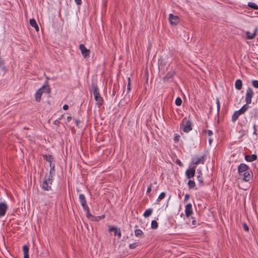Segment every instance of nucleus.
Listing matches in <instances>:
<instances>
[{
    "mask_svg": "<svg viewBox=\"0 0 258 258\" xmlns=\"http://www.w3.org/2000/svg\"><path fill=\"white\" fill-rule=\"evenodd\" d=\"M8 209L7 204L3 202L0 203V217L5 215Z\"/></svg>",
    "mask_w": 258,
    "mask_h": 258,
    "instance_id": "10",
    "label": "nucleus"
},
{
    "mask_svg": "<svg viewBox=\"0 0 258 258\" xmlns=\"http://www.w3.org/2000/svg\"><path fill=\"white\" fill-rule=\"evenodd\" d=\"M139 245V243L137 242H134L129 245V248L130 249H135Z\"/></svg>",
    "mask_w": 258,
    "mask_h": 258,
    "instance_id": "37",
    "label": "nucleus"
},
{
    "mask_svg": "<svg viewBox=\"0 0 258 258\" xmlns=\"http://www.w3.org/2000/svg\"><path fill=\"white\" fill-rule=\"evenodd\" d=\"M152 187V184L150 183V185L148 186V188L147 189V193L149 194L151 192Z\"/></svg>",
    "mask_w": 258,
    "mask_h": 258,
    "instance_id": "44",
    "label": "nucleus"
},
{
    "mask_svg": "<svg viewBox=\"0 0 258 258\" xmlns=\"http://www.w3.org/2000/svg\"><path fill=\"white\" fill-rule=\"evenodd\" d=\"M257 31V29L255 28L254 31V32L252 34H251L249 31L246 32V38L248 39H253L255 37V35H256Z\"/></svg>",
    "mask_w": 258,
    "mask_h": 258,
    "instance_id": "20",
    "label": "nucleus"
},
{
    "mask_svg": "<svg viewBox=\"0 0 258 258\" xmlns=\"http://www.w3.org/2000/svg\"><path fill=\"white\" fill-rule=\"evenodd\" d=\"M30 24L33 27H34L36 31H39V27L37 25L36 22L34 19H32L30 20Z\"/></svg>",
    "mask_w": 258,
    "mask_h": 258,
    "instance_id": "22",
    "label": "nucleus"
},
{
    "mask_svg": "<svg viewBox=\"0 0 258 258\" xmlns=\"http://www.w3.org/2000/svg\"><path fill=\"white\" fill-rule=\"evenodd\" d=\"M196 167H192L186 171L185 175L188 179L192 178L195 175Z\"/></svg>",
    "mask_w": 258,
    "mask_h": 258,
    "instance_id": "8",
    "label": "nucleus"
},
{
    "mask_svg": "<svg viewBox=\"0 0 258 258\" xmlns=\"http://www.w3.org/2000/svg\"><path fill=\"white\" fill-rule=\"evenodd\" d=\"M248 104H244L239 110H237L240 115L244 114L248 109Z\"/></svg>",
    "mask_w": 258,
    "mask_h": 258,
    "instance_id": "23",
    "label": "nucleus"
},
{
    "mask_svg": "<svg viewBox=\"0 0 258 258\" xmlns=\"http://www.w3.org/2000/svg\"><path fill=\"white\" fill-rule=\"evenodd\" d=\"M75 2L78 5H80L82 4V0H75Z\"/></svg>",
    "mask_w": 258,
    "mask_h": 258,
    "instance_id": "48",
    "label": "nucleus"
},
{
    "mask_svg": "<svg viewBox=\"0 0 258 258\" xmlns=\"http://www.w3.org/2000/svg\"><path fill=\"white\" fill-rule=\"evenodd\" d=\"M202 175V173H201V172H200L199 174L197 176V180L199 182L200 186L204 185V182Z\"/></svg>",
    "mask_w": 258,
    "mask_h": 258,
    "instance_id": "28",
    "label": "nucleus"
},
{
    "mask_svg": "<svg viewBox=\"0 0 258 258\" xmlns=\"http://www.w3.org/2000/svg\"><path fill=\"white\" fill-rule=\"evenodd\" d=\"M94 96L95 100L96 101L97 104L99 106H100L101 105H102L103 104V100L102 97H101L100 93H99L98 94H96L94 95Z\"/></svg>",
    "mask_w": 258,
    "mask_h": 258,
    "instance_id": "17",
    "label": "nucleus"
},
{
    "mask_svg": "<svg viewBox=\"0 0 258 258\" xmlns=\"http://www.w3.org/2000/svg\"><path fill=\"white\" fill-rule=\"evenodd\" d=\"M79 48L81 51L82 55L85 58H87L89 56L90 51L89 49L86 48L83 44L80 45Z\"/></svg>",
    "mask_w": 258,
    "mask_h": 258,
    "instance_id": "5",
    "label": "nucleus"
},
{
    "mask_svg": "<svg viewBox=\"0 0 258 258\" xmlns=\"http://www.w3.org/2000/svg\"><path fill=\"white\" fill-rule=\"evenodd\" d=\"M216 104H217V111L219 113V111H220V100L219 99V98H216Z\"/></svg>",
    "mask_w": 258,
    "mask_h": 258,
    "instance_id": "40",
    "label": "nucleus"
},
{
    "mask_svg": "<svg viewBox=\"0 0 258 258\" xmlns=\"http://www.w3.org/2000/svg\"><path fill=\"white\" fill-rule=\"evenodd\" d=\"M176 163L178 165H179L180 167L182 166V163H181V162L179 159H177L176 160Z\"/></svg>",
    "mask_w": 258,
    "mask_h": 258,
    "instance_id": "47",
    "label": "nucleus"
},
{
    "mask_svg": "<svg viewBox=\"0 0 258 258\" xmlns=\"http://www.w3.org/2000/svg\"><path fill=\"white\" fill-rule=\"evenodd\" d=\"M59 123H60V121L58 119H56V120H54V122H53V124H55V125H57Z\"/></svg>",
    "mask_w": 258,
    "mask_h": 258,
    "instance_id": "50",
    "label": "nucleus"
},
{
    "mask_svg": "<svg viewBox=\"0 0 258 258\" xmlns=\"http://www.w3.org/2000/svg\"><path fill=\"white\" fill-rule=\"evenodd\" d=\"M182 100L180 97H177L175 100V104L177 106H180L182 104Z\"/></svg>",
    "mask_w": 258,
    "mask_h": 258,
    "instance_id": "38",
    "label": "nucleus"
},
{
    "mask_svg": "<svg viewBox=\"0 0 258 258\" xmlns=\"http://www.w3.org/2000/svg\"><path fill=\"white\" fill-rule=\"evenodd\" d=\"M131 90V80L130 77L127 78V93H128Z\"/></svg>",
    "mask_w": 258,
    "mask_h": 258,
    "instance_id": "33",
    "label": "nucleus"
},
{
    "mask_svg": "<svg viewBox=\"0 0 258 258\" xmlns=\"http://www.w3.org/2000/svg\"><path fill=\"white\" fill-rule=\"evenodd\" d=\"M108 231L109 232L113 231L114 233V235H115V236L117 235L119 238H120V237L121 236V233L120 229H118L116 227L109 226Z\"/></svg>",
    "mask_w": 258,
    "mask_h": 258,
    "instance_id": "11",
    "label": "nucleus"
},
{
    "mask_svg": "<svg viewBox=\"0 0 258 258\" xmlns=\"http://www.w3.org/2000/svg\"><path fill=\"white\" fill-rule=\"evenodd\" d=\"M242 227L244 231L247 232L249 231V227L245 223L242 224Z\"/></svg>",
    "mask_w": 258,
    "mask_h": 258,
    "instance_id": "41",
    "label": "nucleus"
},
{
    "mask_svg": "<svg viewBox=\"0 0 258 258\" xmlns=\"http://www.w3.org/2000/svg\"><path fill=\"white\" fill-rule=\"evenodd\" d=\"M47 80L49 79L48 77L46 78Z\"/></svg>",
    "mask_w": 258,
    "mask_h": 258,
    "instance_id": "58",
    "label": "nucleus"
},
{
    "mask_svg": "<svg viewBox=\"0 0 258 258\" xmlns=\"http://www.w3.org/2000/svg\"><path fill=\"white\" fill-rule=\"evenodd\" d=\"M63 114H62V115L60 116V117L58 118V120H59L61 119L63 117Z\"/></svg>",
    "mask_w": 258,
    "mask_h": 258,
    "instance_id": "56",
    "label": "nucleus"
},
{
    "mask_svg": "<svg viewBox=\"0 0 258 258\" xmlns=\"http://www.w3.org/2000/svg\"><path fill=\"white\" fill-rule=\"evenodd\" d=\"M240 175L243 176V180L245 181H249L252 177V174H250L248 171L242 173V175Z\"/></svg>",
    "mask_w": 258,
    "mask_h": 258,
    "instance_id": "18",
    "label": "nucleus"
},
{
    "mask_svg": "<svg viewBox=\"0 0 258 258\" xmlns=\"http://www.w3.org/2000/svg\"><path fill=\"white\" fill-rule=\"evenodd\" d=\"M205 156H202L200 157H195L192 159V163L195 165L199 164H204L205 162Z\"/></svg>",
    "mask_w": 258,
    "mask_h": 258,
    "instance_id": "12",
    "label": "nucleus"
},
{
    "mask_svg": "<svg viewBox=\"0 0 258 258\" xmlns=\"http://www.w3.org/2000/svg\"><path fill=\"white\" fill-rule=\"evenodd\" d=\"M72 118L71 116H69L67 117V120L68 122H70L72 120Z\"/></svg>",
    "mask_w": 258,
    "mask_h": 258,
    "instance_id": "53",
    "label": "nucleus"
},
{
    "mask_svg": "<svg viewBox=\"0 0 258 258\" xmlns=\"http://www.w3.org/2000/svg\"><path fill=\"white\" fill-rule=\"evenodd\" d=\"M135 234L136 237H142L144 236V233L141 229H137L135 230Z\"/></svg>",
    "mask_w": 258,
    "mask_h": 258,
    "instance_id": "29",
    "label": "nucleus"
},
{
    "mask_svg": "<svg viewBox=\"0 0 258 258\" xmlns=\"http://www.w3.org/2000/svg\"><path fill=\"white\" fill-rule=\"evenodd\" d=\"M63 110H68L69 109V106L67 104H64L62 107Z\"/></svg>",
    "mask_w": 258,
    "mask_h": 258,
    "instance_id": "51",
    "label": "nucleus"
},
{
    "mask_svg": "<svg viewBox=\"0 0 258 258\" xmlns=\"http://www.w3.org/2000/svg\"><path fill=\"white\" fill-rule=\"evenodd\" d=\"M254 92L251 88H248L245 94V101L247 104L251 103V99L253 96Z\"/></svg>",
    "mask_w": 258,
    "mask_h": 258,
    "instance_id": "4",
    "label": "nucleus"
},
{
    "mask_svg": "<svg viewBox=\"0 0 258 258\" xmlns=\"http://www.w3.org/2000/svg\"><path fill=\"white\" fill-rule=\"evenodd\" d=\"M235 87L237 90H241L242 87V81L240 79H238L235 83Z\"/></svg>",
    "mask_w": 258,
    "mask_h": 258,
    "instance_id": "25",
    "label": "nucleus"
},
{
    "mask_svg": "<svg viewBox=\"0 0 258 258\" xmlns=\"http://www.w3.org/2000/svg\"><path fill=\"white\" fill-rule=\"evenodd\" d=\"M90 93H93V95H95L99 93V88L97 84L92 83L91 88L89 89Z\"/></svg>",
    "mask_w": 258,
    "mask_h": 258,
    "instance_id": "16",
    "label": "nucleus"
},
{
    "mask_svg": "<svg viewBox=\"0 0 258 258\" xmlns=\"http://www.w3.org/2000/svg\"><path fill=\"white\" fill-rule=\"evenodd\" d=\"M192 219H193V220H192V224L193 225H194V226H196V225H199V224H198V223H197L196 220H195L194 219V217H192Z\"/></svg>",
    "mask_w": 258,
    "mask_h": 258,
    "instance_id": "46",
    "label": "nucleus"
},
{
    "mask_svg": "<svg viewBox=\"0 0 258 258\" xmlns=\"http://www.w3.org/2000/svg\"><path fill=\"white\" fill-rule=\"evenodd\" d=\"M52 180H53V179L45 176L44 180H43L42 184H41V188L44 190L48 191V190H51Z\"/></svg>",
    "mask_w": 258,
    "mask_h": 258,
    "instance_id": "2",
    "label": "nucleus"
},
{
    "mask_svg": "<svg viewBox=\"0 0 258 258\" xmlns=\"http://www.w3.org/2000/svg\"><path fill=\"white\" fill-rule=\"evenodd\" d=\"M79 201L86 215L90 211V210L89 207L87 205V201L84 194H80Z\"/></svg>",
    "mask_w": 258,
    "mask_h": 258,
    "instance_id": "3",
    "label": "nucleus"
},
{
    "mask_svg": "<svg viewBox=\"0 0 258 258\" xmlns=\"http://www.w3.org/2000/svg\"><path fill=\"white\" fill-rule=\"evenodd\" d=\"M50 169L49 171V173L48 175L46 174L45 176H47L48 177H50V178L53 179V175L55 172V169H54L55 166L54 164H51V166H50Z\"/></svg>",
    "mask_w": 258,
    "mask_h": 258,
    "instance_id": "21",
    "label": "nucleus"
},
{
    "mask_svg": "<svg viewBox=\"0 0 258 258\" xmlns=\"http://www.w3.org/2000/svg\"><path fill=\"white\" fill-rule=\"evenodd\" d=\"M165 195H166V194H165V193L164 192H161V193L159 195V197H158V199H157V201H161V200H163V199L165 198Z\"/></svg>",
    "mask_w": 258,
    "mask_h": 258,
    "instance_id": "39",
    "label": "nucleus"
},
{
    "mask_svg": "<svg viewBox=\"0 0 258 258\" xmlns=\"http://www.w3.org/2000/svg\"><path fill=\"white\" fill-rule=\"evenodd\" d=\"M192 130L191 122L190 120H187L183 124L182 130L185 133H188Z\"/></svg>",
    "mask_w": 258,
    "mask_h": 258,
    "instance_id": "13",
    "label": "nucleus"
},
{
    "mask_svg": "<svg viewBox=\"0 0 258 258\" xmlns=\"http://www.w3.org/2000/svg\"><path fill=\"white\" fill-rule=\"evenodd\" d=\"M7 72V69L5 66V60L2 58H0V73L4 75Z\"/></svg>",
    "mask_w": 258,
    "mask_h": 258,
    "instance_id": "14",
    "label": "nucleus"
},
{
    "mask_svg": "<svg viewBox=\"0 0 258 258\" xmlns=\"http://www.w3.org/2000/svg\"><path fill=\"white\" fill-rule=\"evenodd\" d=\"M204 132L207 133L209 136H211L213 135V132L211 130H205Z\"/></svg>",
    "mask_w": 258,
    "mask_h": 258,
    "instance_id": "43",
    "label": "nucleus"
},
{
    "mask_svg": "<svg viewBox=\"0 0 258 258\" xmlns=\"http://www.w3.org/2000/svg\"><path fill=\"white\" fill-rule=\"evenodd\" d=\"M246 122H247V120H246V121H242V122H240L239 124H240V125H242H242H245V124L246 123Z\"/></svg>",
    "mask_w": 258,
    "mask_h": 258,
    "instance_id": "52",
    "label": "nucleus"
},
{
    "mask_svg": "<svg viewBox=\"0 0 258 258\" xmlns=\"http://www.w3.org/2000/svg\"><path fill=\"white\" fill-rule=\"evenodd\" d=\"M212 141H213V140H212V139H209V142L210 144H211V143H212Z\"/></svg>",
    "mask_w": 258,
    "mask_h": 258,
    "instance_id": "55",
    "label": "nucleus"
},
{
    "mask_svg": "<svg viewBox=\"0 0 258 258\" xmlns=\"http://www.w3.org/2000/svg\"><path fill=\"white\" fill-rule=\"evenodd\" d=\"M247 5L249 7L253 9V10H258V6L254 3L249 2Z\"/></svg>",
    "mask_w": 258,
    "mask_h": 258,
    "instance_id": "32",
    "label": "nucleus"
},
{
    "mask_svg": "<svg viewBox=\"0 0 258 258\" xmlns=\"http://www.w3.org/2000/svg\"><path fill=\"white\" fill-rule=\"evenodd\" d=\"M75 124H76V126L78 127H80L79 124L80 123V121L78 119H75Z\"/></svg>",
    "mask_w": 258,
    "mask_h": 258,
    "instance_id": "45",
    "label": "nucleus"
},
{
    "mask_svg": "<svg viewBox=\"0 0 258 258\" xmlns=\"http://www.w3.org/2000/svg\"><path fill=\"white\" fill-rule=\"evenodd\" d=\"M192 205L189 203L185 206V213L187 217H189L192 214Z\"/></svg>",
    "mask_w": 258,
    "mask_h": 258,
    "instance_id": "15",
    "label": "nucleus"
},
{
    "mask_svg": "<svg viewBox=\"0 0 258 258\" xmlns=\"http://www.w3.org/2000/svg\"><path fill=\"white\" fill-rule=\"evenodd\" d=\"M174 73L173 72H169L166 74V75L163 78L164 81H167L169 79H171L174 76Z\"/></svg>",
    "mask_w": 258,
    "mask_h": 258,
    "instance_id": "24",
    "label": "nucleus"
},
{
    "mask_svg": "<svg viewBox=\"0 0 258 258\" xmlns=\"http://www.w3.org/2000/svg\"><path fill=\"white\" fill-rule=\"evenodd\" d=\"M252 86L255 88L258 89V81L257 80H253L252 82Z\"/></svg>",
    "mask_w": 258,
    "mask_h": 258,
    "instance_id": "42",
    "label": "nucleus"
},
{
    "mask_svg": "<svg viewBox=\"0 0 258 258\" xmlns=\"http://www.w3.org/2000/svg\"><path fill=\"white\" fill-rule=\"evenodd\" d=\"M179 17L177 16H174L172 14L169 15V21L171 25H176L179 22Z\"/></svg>",
    "mask_w": 258,
    "mask_h": 258,
    "instance_id": "6",
    "label": "nucleus"
},
{
    "mask_svg": "<svg viewBox=\"0 0 258 258\" xmlns=\"http://www.w3.org/2000/svg\"><path fill=\"white\" fill-rule=\"evenodd\" d=\"M158 227V224L156 220H153L151 222V228L153 229H156Z\"/></svg>",
    "mask_w": 258,
    "mask_h": 258,
    "instance_id": "34",
    "label": "nucleus"
},
{
    "mask_svg": "<svg viewBox=\"0 0 258 258\" xmlns=\"http://www.w3.org/2000/svg\"><path fill=\"white\" fill-rule=\"evenodd\" d=\"M47 81L45 82L46 85H44L39 88L35 94V100L37 102H39L41 100V96L43 93L48 94L50 92V88L48 85Z\"/></svg>",
    "mask_w": 258,
    "mask_h": 258,
    "instance_id": "1",
    "label": "nucleus"
},
{
    "mask_svg": "<svg viewBox=\"0 0 258 258\" xmlns=\"http://www.w3.org/2000/svg\"><path fill=\"white\" fill-rule=\"evenodd\" d=\"M249 169V166L244 163H241L238 167V172L239 175H242V173L248 171Z\"/></svg>",
    "mask_w": 258,
    "mask_h": 258,
    "instance_id": "7",
    "label": "nucleus"
},
{
    "mask_svg": "<svg viewBox=\"0 0 258 258\" xmlns=\"http://www.w3.org/2000/svg\"><path fill=\"white\" fill-rule=\"evenodd\" d=\"M23 250L24 254H29V246L27 245H24L23 246Z\"/></svg>",
    "mask_w": 258,
    "mask_h": 258,
    "instance_id": "36",
    "label": "nucleus"
},
{
    "mask_svg": "<svg viewBox=\"0 0 258 258\" xmlns=\"http://www.w3.org/2000/svg\"><path fill=\"white\" fill-rule=\"evenodd\" d=\"M196 185V183L194 180H189L188 181V186L189 189L194 188Z\"/></svg>",
    "mask_w": 258,
    "mask_h": 258,
    "instance_id": "35",
    "label": "nucleus"
},
{
    "mask_svg": "<svg viewBox=\"0 0 258 258\" xmlns=\"http://www.w3.org/2000/svg\"><path fill=\"white\" fill-rule=\"evenodd\" d=\"M245 160L247 162H252L257 159V156L256 154H252L251 155H245L244 157Z\"/></svg>",
    "mask_w": 258,
    "mask_h": 258,
    "instance_id": "19",
    "label": "nucleus"
},
{
    "mask_svg": "<svg viewBox=\"0 0 258 258\" xmlns=\"http://www.w3.org/2000/svg\"><path fill=\"white\" fill-rule=\"evenodd\" d=\"M43 158L49 163L50 166H51V164L53 161V157L50 155H43Z\"/></svg>",
    "mask_w": 258,
    "mask_h": 258,
    "instance_id": "26",
    "label": "nucleus"
},
{
    "mask_svg": "<svg viewBox=\"0 0 258 258\" xmlns=\"http://www.w3.org/2000/svg\"><path fill=\"white\" fill-rule=\"evenodd\" d=\"M240 115V114L238 111H235L233 115H232L231 121L233 122H235L237 120Z\"/></svg>",
    "mask_w": 258,
    "mask_h": 258,
    "instance_id": "27",
    "label": "nucleus"
},
{
    "mask_svg": "<svg viewBox=\"0 0 258 258\" xmlns=\"http://www.w3.org/2000/svg\"><path fill=\"white\" fill-rule=\"evenodd\" d=\"M86 216L89 219L92 221H99L105 217L104 215L97 217L94 216L90 213V211L86 214Z\"/></svg>",
    "mask_w": 258,
    "mask_h": 258,
    "instance_id": "9",
    "label": "nucleus"
},
{
    "mask_svg": "<svg viewBox=\"0 0 258 258\" xmlns=\"http://www.w3.org/2000/svg\"><path fill=\"white\" fill-rule=\"evenodd\" d=\"M24 258H29V254H24Z\"/></svg>",
    "mask_w": 258,
    "mask_h": 258,
    "instance_id": "54",
    "label": "nucleus"
},
{
    "mask_svg": "<svg viewBox=\"0 0 258 258\" xmlns=\"http://www.w3.org/2000/svg\"><path fill=\"white\" fill-rule=\"evenodd\" d=\"M135 227H136V228L138 227V226L137 225H136L135 226Z\"/></svg>",
    "mask_w": 258,
    "mask_h": 258,
    "instance_id": "57",
    "label": "nucleus"
},
{
    "mask_svg": "<svg viewBox=\"0 0 258 258\" xmlns=\"http://www.w3.org/2000/svg\"><path fill=\"white\" fill-rule=\"evenodd\" d=\"M253 134L257 138V136H258V124L256 125L255 123H254L253 125Z\"/></svg>",
    "mask_w": 258,
    "mask_h": 258,
    "instance_id": "31",
    "label": "nucleus"
},
{
    "mask_svg": "<svg viewBox=\"0 0 258 258\" xmlns=\"http://www.w3.org/2000/svg\"><path fill=\"white\" fill-rule=\"evenodd\" d=\"M189 197H190V196H189V195H188V194H186V195H185V197H184V201H187V200L189 199Z\"/></svg>",
    "mask_w": 258,
    "mask_h": 258,
    "instance_id": "49",
    "label": "nucleus"
},
{
    "mask_svg": "<svg viewBox=\"0 0 258 258\" xmlns=\"http://www.w3.org/2000/svg\"><path fill=\"white\" fill-rule=\"evenodd\" d=\"M153 212V210L152 209H147L144 213L143 214V216L147 218L151 216Z\"/></svg>",
    "mask_w": 258,
    "mask_h": 258,
    "instance_id": "30",
    "label": "nucleus"
}]
</instances>
